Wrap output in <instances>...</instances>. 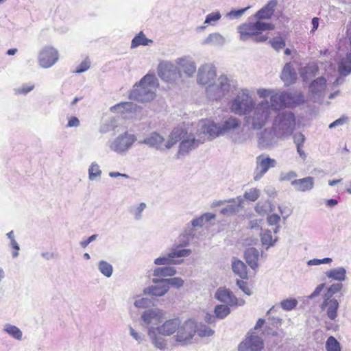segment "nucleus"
<instances>
[{"instance_id": "11", "label": "nucleus", "mask_w": 351, "mask_h": 351, "mask_svg": "<svg viewBox=\"0 0 351 351\" xmlns=\"http://www.w3.org/2000/svg\"><path fill=\"white\" fill-rule=\"evenodd\" d=\"M158 73L161 79L167 82L175 81L181 76L180 71L177 66L169 62L160 64L158 66Z\"/></svg>"}, {"instance_id": "54", "label": "nucleus", "mask_w": 351, "mask_h": 351, "mask_svg": "<svg viewBox=\"0 0 351 351\" xmlns=\"http://www.w3.org/2000/svg\"><path fill=\"white\" fill-rule=\"evenodd\" d=\"M35 86L34 84H25L22 86L17 87L14 89V93L16 95H26L29 92L34 90Z\"/></svg>"}, {"instance_id": "5", "label": "nucleus", "mask_w": 351, "mask_h": 351, "mask_svg": "<svg viewBox=\"0 0 351 351\" xmlns=\"http://www.w3.org/2000/svg\"><path fill=\"white\" fill-rule=\"evenodd\" d=\"M295 117L291 111L279 112L273 123V129L280 137L291 135L295 130Z\"/></svg>"}, {"instance_id": "37", "label": "nucleus", "mask_w": 351, "mask_h": 351, "mask_svg": "<svg viewBox=\"0 0 351 351\" xmlns=\"http://www.w3.org/2000/svg\"><path fill=\"white\" fill-rule=\"evenodd\" d=\"M237 200V204L227 205L221 210L220 213L227 217L235 215L239 210V208L243 202V199L241 197H238Z\"/></svg>"}, {"instance_id": "21", "label": "nucleus", "mask_w": 351, "mask_h": 351, "mask_svg": "<svg viewBox=\"0 0 351 351\" xmlns=\"http://www.w3.org/2000/svg\"><path fill=\"white\" fill-rule=\"evenodd\" d=\"M181 324V321L178 317H175L166 320L162 324L155 328L163 336H170L175 332H178V327Z\"/></svg>"}, {"instance_id": "23", "label": "nucleus", "mask_w": 351, "mask_h": 351, "mask_svg": "<svg viewBox=\"0 0 351 351\" xmlns=\"http://www.w3.org/2000/svg\"><path fill=\"white\" fill-rule=\"evenodd\" d=\"M297 73L291 62L286 63L280 74V78L285 86H289L296 82Z\"/></svg>"}, {"instance_id": "36", "label": "nucleus", "mask_w": 351, "mask_h": 351, "mask_svg": "<svg viewBox=\"0 0 351 351\" xmlns=\"http://www.w3.org/2000/svg\"><path fill=\"white\" fill-rule=\"evenodd\" d=\"M338 72L340 75L348 76L351 74V59L343 58L338 64Z\"/></svg>"}, {"instance_id": "49", "label": "nucleus", "mask_w": 351, "mask_h": 351, "mask_svg": "<svg viewBox=\"0 0 351 351\" xmlns=\"http://www.w3.org/2000/svg\"><path fill=\"white\" fill-rule=\"evenodd\" d=\"M327 351H341V348L340 343L333 337L330 336L325 345Z\"/></svg>"}, {"instance_id": "19", "label": "nucleus", "mask_w": 351, "mask_h": 351, "mask_svg": "<svg viewBox=\"0 0 351 351\" xmlns=\"http://www.w3.org/2000/svg\"><path fill=\"white\" fill-rule=\"evenodd\" d=\"M261 156L257 158V166L255 170L254 180H258L263 176L270 169L275 167L276 160L267 156L261 158Z\"/></svg>"}, {"instance_id": "17", "label": "nucleus", "mask_w": 351, "mask_h": 351, "mask_svg": "<svg viewBox=\"0 0 351 351\" xmlns=\"http://www.w3.org/2000/svg\"><path fill=\"white\" fill-rule=\"evenodd\" d=\"M215 298L221 302L225 303L230 306H241L244 304L243 300H241V302L239 303L238 300L234 293L230 290L225 287L219 288L215 293Z\"/></svg>"}, {"instance_id": "2", "label": "nucleus", "mask_w": 351, "mask_h": 351, "mask_svg": "<svg viewBox=\"0 0 351 351\" xmlns=\"http://www.w3.org/2000/svg\"><path fill=\"white\" fill-rule=\"evenodd\" d=\"M274 25L270 23L256 21V22L245 23L238 26L237 29L240 34V40L245 42L252 38L254 42L263 43L267 40L268 37L263 35L266 30H272Z\"/></svg>"}, {"instance_id": "61", "label": "nucleus", "mask_w": 351, "mask_h": 351, "mask_svg": "<svg viewBox=\"0 0 351 351\" xmlns=\"http://www.w3.org/2000/svg\"><path fill=\"white\" fill-rule=\"evenodd\" d=\"M236 285L247 295H252V292H251L250 289L248 287V285H247V282H245V281H244L243 280L237 279Z\"/></svg>"}, {"instance_id": "8", "label": "nucleus", "mask_w": 351, "mask_h": 351, "mask_svg": "<svg viewBox=\"0 0 351 351\" xmlns=\"http://www.w3.org/2000/svg\"><path fill=\"white\" fill-rule=\"evenodd\" d=\"M216 77V71L214 66L210 64L202 65L197 71V81L198 84L208 85L206 92L210 91L215 86L212 85Z\"/></svg>"}, {"instance_id": "9", "label": "nucleus", "mask_w": 351, "mask_h": 351, "mask_svg": "<svg viewBox=\"0 0 351 351\" xmlns=\"http://www.w3.org/2000/svg\"><path fill=\"white\" fill-rule=\"evenodd\" d=\"M197 324L192 319L185 321L178 327L176 336L177 342L186 343L190 341L196 333Z\"/></svg>"}, {"instance_id": "32", "label": "nucleus", "mask_w": 351, "mask_h": 351, "mask_svg": "<svg viewBox=\"0 0 351 351\" xmlns=\"http://www.w3.org/2000/svg\"><path fill=\"white\" fill-rule=\"evenodd\" d=\"M328 278L341 282L346 279V269L343 267L331 269L326 272Z\"/></svg>"}, {"instance_id": "56", "label": "nucleus", "mask_w": 351, "mask_h": 351, "mask_svg": "<svg viewBox=\"0 0 351 351\" xmlns=\"http://www.w3.org/2000/svg\"><path fill=\"white\" fill-rule=\"evenodd\" d=\"M196 332L200 337H206L212 336L215 332L208 326L201 325L199 327L197 326Z\"/></svg>"}, {"instance_id": "58", "label": "nucleus", "mask_w": 351, "mask_h": 351, "mask_svg": "<svg viewBox=\"0 0 351 351\" xmlns=\"http://www.w3.org/2000/svg\"><path fill=\"white\" fill-rule=\"evenodd\" d=\"M250 8L246 7L238 10H232L226 14V16L230 19H237L240 18Z\"/></svg>"}, {"instance_id": "41", "label": "nucleus", "mask_w": 351, "mask_h": 351, "mask_svg": "<svg viewBox=\"0 0 351 351\" xmlns=\"http://www.w3.org/2000/svg\"><path fill=\"white\" fill-rule=\"evenodd\" d=\"M170 254L168 253L167 255L160 256L154 260V264L157 265L168 266L171 264L178 265L183 262V260L180 261H173V258L170 257Z\"/></svg>"}, {"instance_id": "42", "label": "nucleus", "mask_w": 351, "mask_h": 351, "mask_svg": "<svg viewBox=\"0 0 351 351\" xmlns=\"http://www.w3.org/2000/svg\"><path fill=\"white\" fill-rule=\"evenodd\" d=\"M214 313L217 319H223L230 313V308L226 304H217L215 306Z\"/></svg>"}, {"instance_id": "34", "label": "nucleus", "mask_w": 351, "mask_h": 351, "mask_svg": "<svg viewBox=\"0 0 351 351\" xmlns=\"http://www.w3.org/2000/svg\"><path fill=\"white\" fill-rule=\"evenodd\" d=\"M176 269L173 267L170 266H163L156 267L153 271V276L154 277H157L160 278V277H162V278H165L164 277L168 276H173L176 274Z\"/></svg>"}, {"instance_id": "24", "label": "nucleus", "mask_w": 351, "mask_h": 351, "mask_svg": "<svg viewBox=\"0 0 351 351\" xmlns=\"http://www.w3.org/2000/svg\"><path fill=\"white\" fill-rule=\"evenodd\" d=\"M295 191L299 192H306L314 187V178L307 176L301 179H295L291 182Z\"/></svg>"}, {"instance_id": "47", "label": "nucleus", "mask_w": 351, "mask_h": 351, "mask_svg": "<svg viewBox=\"0 0 351 351\" xmlns=\"http://www.w3.org/2000/svg\"><path fill=\"white\" fill-rule=\"evenodd\" d=\"M117 122L116 120L113 118L109 119L105 121L99 128V132L101 134H106L111 131H113L115 128H117Z\"/></svg>"}, {"instance_id": "27", "label": "nucleus", "mask_w": 351, "mask_h": 351, "mask_svg": "<svg viewBox=\"0 0 351 351\" xmlns=\"http://www.w3.org/2000/svg\"><path fill=\"white\" fill-rule=\"evenodd\" d=\"M177 64L180 69L187 76H192L196 71V65L195 62L189 57H184L177 60Z\"/></svg>"}, {"instance_id": "31", "label": "nucleus", "mask_w": 351, "mask_h": 351, "mask_svg": "<svg viewBox=\"0 0 351 351\" xmlns=\"http://www.w3.org/2000/svg\"><path fill=\"white\" fill-rule=\"evenodd\" d=\"M232 269L234 274L239 276L241 279L248 278L247 266L243 261L235 257L232 261Z\"/></svg>"}, {"instance_id": "64", "label": "nucleus", "mask_w": 351, "mask_h": 351, "mask_svg": "<svg viewBox=\"0 0 351 351\" xmlns=\"http://www.w3.org/2000/svg\"><path fill=\"white\" fill-rule=\"evenodd\" d=\"M90 68V62L87 60L82 61L75 69V73H82Z\"/></svg>"}, {"instance_id": "7", "label": "nucleus", "mask_w": 351, "mask_h": 351, "mask_svg": "<svg viewBox=\"0 0 351 351\" xmlns=\"http://www.w3.org/2000/svg\"><path fill=\"white\" fill-rule=\"evenodd\" d=\"M136 136L128 131L119 134L117 137L108 142L111 151L119 155H125L136 141Z\"/></svg>"}, {"instance_id": "26", "label": "nucleus", "mask_w": 351, "mask_h": 351, "mask_svg": "<svg viewBox=\"0 0 351 351\" xmlns=\"http://www.w3.org/2000/svg\"><path fill=\"white\" fill-rule=\"evenodd\" d=\"M165 141V138L156 132L148 134L143 140L139 141L141 144H145L149 147L159 149Z\"/></svg>"}, {"instance_id": "14", "label": "nucleus", "mask_w": 351, "mask_h": 351, "mask_svg": "<svg viewBox=\"0 0 351 351\" xmlns=\"http://www.w3.org/2000/svg\"><path fill=\"white\" fill-rule=\"evenodd\" d=\"M280 138L277 135L275 130L266 128L259 133L258 136V147L263 149H267L276 145L278 139Z\"/></svg>"}, {"instance_id": "4", "label": "nucleus", "mask_w": 351, "mask_h": 351, "mask_svg": "<svg viewBox=\"0 0 351 351\" xmlns=\"http://www.w3.org/2000/svg\"><path fill=\"white\" fill-rule=\"evenodd\" d=\"M240 125V120L234 117H230L221 123L218 124L205 121L202 125L201 134L208 135L207 140L209 138L212 139L234 131L239 128Z\"/></svg>"}, {"instance_id": "46", "label": "nucleus", "mask_w": 351, "mask_h": 351, "mask_svg": "<svg viewBox=\"0 0 351 351\" xmlns=\"http://www.w3.org/2000/svg\"><path fill=\"white\" fill-rule=\"evenodd\" d=\"M180 247H177V244L176 245V248H173L170 254V257L173 258V261H176V258H181V257H187L191 253V250L190 249H180ZM181 259H177V261H180Z\"/></svg>"}, {"instance_id": "44", "label": "nucleus", "mask_w": 351, "mask_h": 351, "mask_svg": "<svg viewBox=\"0 0 351 351\" xmlns=\"http://www.w3.org/2000/svg\"><path fill=\"white\" fill-rule=\"evenodd\" d=\"M88 178L94 181L98 180L101 175V170L96 162H93L88 168Z\"/></svg>"}, {"instance_id": "38", "label": "nucleus", "mask_w": 351, "mask_h": 351, "mask_svg": "<svg viewBox=\"0 0 351 351\" xmlns=\"http://www.w3.org/2000/svg\"><path fill=\"white\" fill-rule=\"evenodd\" d=\"M215 218V215L206 213L201 215L199 217L194 219L191 221L190 225L193 228L195 227H202L206 222L210 221L211 219Z\"/></svg>"}, {"instance_id": "53", "label": "nucleus", "mask_w": 351, "mask_h": 351, "mask_svg": "<svg viewBox=\"0 0 351 351\" xmlns=\"http://www.w3.org/2000/svg\"><path fill=\"white\" fill-rule=\"evenodd\" d=\"M317 71V68L315 66H307L304 68L301 72L300 75L303 80V81H306L309 77H313L316 72Z\"/></svg>"}, {"instance_id": "3", "label": "nucleus", "mask_w": 351, "mask_h": 351, "mask_svg": "<svg viewBox=\"0 0 351 351\" xmlns=\"http://www.w3.org/2000/svg\"><path fill=\"white\" fill-rule=\"evenodd\" d=\"M156 75L153 73H147L136 83L130 93V99L139 102H147L155 97V88L156 82Z\"/></svg>"}, {"instance_id": "45", "label": "nucleus", "mask_w": 351, "mask_h": 351, "mask_svg": "<svg viewBox=\"0 0 351 351\" xmlns=\"http://www.w3.org/2000/svg\"><path fill=\"white\" fill-rule=\"evenodd\" d=\"M146 204L144 202L140 203L137 206H132L129 208V212L133 215L134 219L140 220L142 218V213L146 208Z\"/></svg>"}, {"instance_id": "15", "label": "nucleus", "mask_w": 351, "mask_h": 351, "mask_svg": "<svg viewBox=\"0 0 351 351\" xmlns=\"http://www.w3.org/2000/svg\"><path fill=\"white\" fill-rule=\"evenodd\" d=\"M165 312L160 308L145 310L141 315V320L146 326L158 325L165 318Z\"/></svg>"}, {"instance_id": "51", "label": "nucleus", "mask_w": 351, "mask_h": 351, "mask_svg": "<svg viewBox=\"0 0 351 351\" xmlns=\"http://www.w3.org/2000/svg\"><path fill=\"white\" fill-rule=\"evenodd\" d=\"M343 284L341 282H337L332 284L326 290L324 295V298H332V296L341 291Z\"/></svg>"}, {"instance_id": "35", "label": "nucleus", "mask_w": 351, "mask_h": 351, "mask_svg": "<svg viewBox=\"0 0 351 351\" xmlns=\"http://www.w3.org/2000/svg\"><path fill=\"white\" fill-rule=\"evenodd\" d=\"M153 43V40L146 38L145 35L143 32H140L136 35L132 40L131 48L134 49L140 45L147 46L149 44Z\"/></svg>"}, {"instance_id": "1", "label": "nucleus", "mask_w": 351, "mask_h": 351, "mask_svg": "<svg viewBox=\"0 0 351 351\" xmlns=\"http://www.w3.org/2000/svg\"><path fill=\"white\" fill-rule=\"evenodd\" d=\"M304 101L302 93L277 92L270 95V103L264 99L245 116V122L254 130L262 128L267 123L271 110H278L287 106H295Z\"/></svg>"}, {"instance_id": "48", "label": "nucleus", "mask_w": 351, "mask_h": 351, "mask_svg": "<svg viewBox=\"0 0 351 351\" xmlns=\"http://www.w3.org/2000/svg\"><path fill=\"white\" fill-rule=\"evenodd\" d=\"M162 282L165 283L166 285L169 287V289L170 288V287H172L173 288L179 289L182 287H183L184 281L180 277H173L169 278H164Z\"/></svg>"}, {"instance_id": "33", "label": "nucleus", "mask_w": 351, "mask_h": 351, "mask_svg": "<svg viewBox=\"0 0 351 351\" xmlns=\"http://www.w3.org/2000/svg\"><path fill=\"white\" fill-rule=\"evenodd\" d=\"M225 43V38L218 32L210 34L208 36L202 41L203 45H211L217 47H221Z\"/></svg>"}, {"instance_id": "59", "label": "nucleus", "mask_w": 351, "mask_h": 351, "mask_svg": "<svg viewBox=\"0 0 351 351\" xmlns=\"http://www.w3.org/2000/svg\"><path fill=\"white\" fill-rule=\"evenodd\" d=\"M271 47L277 51H280L285 47V41L281 37L273 38L269 40Z\"/></svg>"}, {"instance_id": "28", "label": "nucleus", "mask_w": 351, "mask_h": 351, "mask_svg": "<svg viewBox=\"0 0 351 351\" xmlns=\"http://www.w3.org/2000/svg\"><path fill=\"white\" fill-rule=\"evenodd\" d=\"M195 233L194 229L186 224L183 232L180 234L177 241V247H184L189 245L191 240L194 237Z\"/></svg>"}, {"instance_id": "40", "label": "nucleus", "mask_w": 351, "mask_h": 351, "mask_svg": "<svg viewBox=\"0 0 351 351\" xmlns=\"http://www.w3.org/2000/svg\"><path fill=\"white\" fill-rule=\"evenodd\" d=\"M260 235L261 243L263 245H267V249L273 246L278 241V237L273 239L271 232L269 230H262Z\"/></svg>"}, {"instance_id": "39", "label": "nucleus", "mask_w": 351, "mask_h": 351, "mask_svg": "<svg viewBox=\"0 0 351 351\" xmlns=\"http://www.w3.org/2000/svg\"><path fill=\"white\" fill-rule=\"evenodd\" d=\"M3 331L18 341L22 340L23 332L17 326L14 325L6 324L4 326Z\"/></svg>"}, {"instance_id": "10", "label": "nucleus", "mask_w": 351, "mask_h": 351, "mask_svg": "<svg viewBox=\"0 0 351 351\" xmlns=\"http://www.w3.org/2000/svg\"><path fill=\"white\" fill-rule=\"evenodd\" d=\"M58 51L52 47H45L38 54V63L42 68L51 67L58 60Z\"/></svg>"}, {"instance_id": "52", "label": "nucleus", "mask_w": 351, "mask_h": 351, "mask_svg": "<svg viewBox=\"0 0 351 351\" xmlns=\"http://www.w3.org/2000/svg\"><path fill=\"white\" fill-rule=\"evenodd\" d=\"M298 303L295 298H287L280 302V307L285 311H290L296 307Z\"/></svg>"}, {"instance_id": "6", "label": "nucleus", "mask_w": 351, "mask_h": 351, "mask_svg": "<svg viewBox=\"0 0 351 351\" xmlns=\"http://www.w3.org/2000/svg\"><path fill=\"white\" fill-rule=\"evenodd\" d=\"M254 101L247 89H242L238 92L236 97L230 103V110L235 114L247 115L252 110Z\"/></svg>"}, {"instance_id": "30", "label": "nucleus", "mask_w": 351, "mask_h": 351, "mask_svg": "<svg viewBox=\"0 0 351 351\" xmlns=\"http://www.w3.org/2000/svg\"><path fill=\"white\" fill-rule=\"evenodd\" d=\"M244 257L246 263L252 269H256L258 267V260L259 252L255 247H249L244 252Z\"/></svg>"}, {"instance_id": "62", "label": "nucleus", "mask_w": 351, "mask_h": 351, "mask_svg": "<svg viewBox=\"0 0 351 351\" xmlns=\"http://www.w3.org/2000/svg\"><path fill=\"white\" fill-rule=\"evenodd\" d=\"M332 261L331 258L326 257L322 259L313 258L308 261V265H319L321 264H328Z\"/></svg>"}, {"instance_id": "18", "label": "nucleus", "mask_w": 351, "mask_h": 351, "mask_svg": "<svg viewBox=\"0 0 351 351\" xmlns=\"http://www.w3.org/2000/svg\"><path fill=\"white\" fill-rule=\"evenodd\" d=\"M263 348V341L259 336L251 335L239 346V351H261Z\"/></svg>"}, {"instance_id": "63", "label": "nucleus", "mask_w": 351, "mask_h": 351, "mask_svg": "<svg viewBox=\"0 0 351 351\" xmlns=\"http://www.w3.org/2000/svg\"><path fill=\"white\" fill-rule=\"evenodd\" d=\"M151 304V301L149 299L146 298H142L138 300H136L134 305L137 308H147Z\"/></svg>"}, {"instance_id": "12", "label": "nucleus", "mask_w": 351, "mask_h": 351, "mask_svg": "<svg viewBox=\"0 0 351 351\" xmlns=\"http://www.w3.org/2000/svg\"><path fill=\"white\" fill-rule=\"evenodd\" d=\"M206 138L199 136L196 138L193 134L189 133L182 139L179 145L178 154L186 155L191 151L197 148L201 144L206 141Z\"/></svg>"}, {"instance_id": "57", "label": "nucleus", "mask_w": 351, "mask_h": 351, "mask_svg": "<svg viewBox=\"0 0 351 351\" xmlns=\"http://www.w3.org/2000/svg\"><path fill=\"white\" fill-rule=\"evenodd\" d=\"M260 193H261L258 189L253 188L245 191L243 197L249 201L255 202L259 197Z\"/></svg>"}, {"instance_id": "16", "label": "nucleus", "mask_w": 351, "mask_h": 351, "mask_svg": "<svg viewBox=\"0 0 351 351\" xmlns=\"http://www.w3.org/2000/svg\"><path fill=\"white\" fill-rule=\"evenodd\" d=\"M164 278H154L152 282L154 285L149 286L144 289L143 293L145 295L161 297L165 295L169 291V287L162 282Z\"/></svg>"}, {"instance_id": "20", "label": "nucleus", "mask_w": 351, "mask_h": 351, "mask_svg": "<svg viewBox=\"0 0 351 351\" xmlns=\"http://www.w3.org/2000/svg\"><path fill=\"white\" fill-rule=\"evenodd\" d=\"M339 307V303L335 298H324L320 308L326 312L327 317L332 321H335L337 317V311Z\"/></svg>"}, {"instance_id": "22", "label": "nucleus", "mask_w": 351, "mask_h": 351, "mask_svg": "<svg viewBox=\"0 0 351 351\" xmlns=\"http://www.w3.org/2000/svg\"><path fill=\"white\" fill-rule=\"evenodd\" d=\"M147 336L152 345L157 349L164 350L167 348V339L162 337L161 334L154 326H150L147 329Z\"/></svg>"}, {"instance_id": "55", "label": "nucleus", "mask_w": 351, "mask_h": 351, "mask_svg": "<svg viewBox=\"0 0 351 351\" xmlns=\"http://www.w3.org/2000/svg\"><path fill=\"white\" fill-rule=\"evenodd\" d=\"M255 210L258 214L263 215L269 210H272L271 204L269 202H265L263 204L258 202L255 206Z\"/></svg>"}, {"instance_id": "43", "label": "nucleus", "mask_w": 351, "mask_h": 351, "mask_svg": "<svg viewBox=\"0 0 351 351\" xmlns=\"http://www.w3.org/2000/svg\"><path fill=\"white\" fill-rule=\"evenodd\" d=\"M98 269L104 276L107 278H110L113 273L112 265L104 260H101L98 263Z\"/></svg>"}, {"instance_id": "60", "label": "nucleus", "mask_w": 351, "mask_h": 351, "mask_svg": "<svg viewBox=\"0 0 351 351\" xmlns=\"http://www.w3.org/2000/svg\"><path fill=\"white\" fill-rule=\"evenodd\" d=\"M221 17V14L219 12H215L208 14L205 19V24H211L212 22H216L219 21Z\"/></svg>"}, {"instance_id": "29", "label": "nucleus", "mask_w": 351, "mask_h": 351, "mask_svg": "<svg viewBox=\"0 0 351 351\" xmlns=\"http://www.w3.org/2000/svg\"><path fill=\"white\" fill-rule=\"evenodd\" d=\"M217 86L222 95L233 91L237 86L236 82L230 80L225 75H221L217 80Z\"/></svg>"}, {"instance_id": "13", "label": "nucleus", "mask_w": 351, "mask_h": 351, "mask_svg": "<svg viewBox=\"0 0 351 351\" xmlns=\"http://www.w3.org/2000/svg\"><path fill=\"white\" fill-rule=\"evenodd\" d=\"M326 88V80L324 77H319L313 80L308 89L311 99L313 102H321L324 98V93Z\"/></svg>"}, {"instance_id": "25", "label": "nucleus", "mask_w": 351, "mask_h": 351, "mask_svg": "<svg viewBox=\"0 0 351 351\" xmlns=\"http://www.w3.org/2000/svg\"><path fill=\"white\" fill-rule=\"evenodd\" d=\"M277 3L276 0H270L265 5L256 12L254 18L257 21L269 19L274 14Z\"/></svg>"}, {"instance_id": "50", "label": "nucleus", "mask_w": 351, "mask_h": 351, "mask_svg": "<svg viewBox=\"0 0 351 351\" xmlns=\"http://www.w3.org/2000/svg\"><path fill=\"white\" fill-rule=\"evenodd\" d=\"M188 134H189V133H188L184 128L178 127L173 130L170 134V137L177 143L179 141L181 142Z\"/></svg>"}]
</instances>
